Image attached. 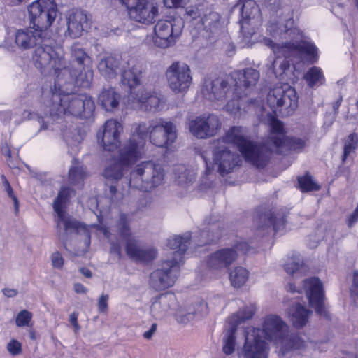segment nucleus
I'll return each instance as SVG.
<instances>
[{
	"mask_svg": "<svg viewBox=\"0 0 358 358\" xmlns=\"http://www.w3.org/2000/svg\"><path fill=\"white\" fill-rule=\"evenodd\" d=\"M143 70V64L140 62L133 58L127 62V66L122 73V83L130 89V93L138 90L136 87L141 84Z\"/></svg>",
	"mask_w": 358,
	"mask_h": 358,
	"instance_id": "cd10ccee",
	"label": "nucleus"
},
{
	"mask_svg": "<svg viewBox=\"0 0 358 358\" xmlns=\"http://www.w3.org/2000/svg\"><path fill=\"white\" fill-rule=\"evenodd\" d=\"M183 27V20L180 17L159 20L154 27V44L160 48L173 46L180 37Z\"/></svg>",
	"mask_w": 358,
	"mask_h": 358,
	"instance_id": "f8f14e48",
	"label": "nucleus"
},
{
	"mask_svg": "<svg viewBox=\"0 0 358 358\" xmlns=\"http://www.w3.org/2000/svg\"><path fill=\"white\" fill-rule=\"evenodd\" d=\"M52 266L57 269H62L64 260L59 252H55L51 255Z\"/></svg>",
	"mask_w": 358,
	"mask_h": 358,
	"instance_id": "4d7b16f0",
	"label": "nucleus"
},
{
	"mask_svg": "<svg viewBox=\"0 0 358 358\" xmlns=\"http://www.w3.org/2000/svg\"><path fill=\"white\" fill-rule=\"evenodd\" d=\"M213 155L214 165L222 176L233 171L241 162L240 155L225 145L215 143Z\"/></svg>",
	"mask_w": 358,
	"mask_h": 358,
	"instance_id": "412c9836",
	"label": "nucleus"
},
{
	"mask_svg": "<svg viewBox=\"0 0 358 358\" xmlns=\"http://www.w3.org/2000/svg\"><path fill=\"white\" fill-rule=\"evenodd\" d=\"M245 343L242 349L244 358H268V343L262 339L259 328L248 327L243 331Z\"/></svg>",
	"mask_w": 358,
	"mask_h": 358,
	"instance_id": "2eb2a0df",
	"label": "nucleus"
},
{
	"mask_svg": "<svg viewBox=\"0 0 358 358\" xmlns=\"http://www.w3.org/2000/svg\"><path fill=\"white\" fill-rule=\"evenodd\" d=\"M267 103L273 112L290 115L298 107L296 92L288 84L276 85L268 93Z\"/></svg>",
	"mask_w": 358,
	"mask_h": 358,
	"instance_id": "1a4fd4ad",
	"label": "nucleus"
},
{
	"mask_svg": "<svg viewBox=\"0 0 358 358\" xmlns=\"http://www.w3.org/2000/svg\"><path fill=\"white\" fill-rule=\"evenodd\" d=\"M194 304L189 305L192 306L194 312V317L196 315L204 316L208 313V304L203 300L198 299Z\"/></svg>",
	"mask_w": 358,
	"mask_h": 358,
	"instance_id": "3c124183",
	"label": "nucleus"
},
{
	"mask_svg": "<svg viewBox=\"0 0 358 358\" xmlns=\"http://www.w3.org/2000/svg\"><path fill=\"white\" fill-rule=\"evenodd\" d=\"M57 102L63 101L64 107L61 110L66 111V115L84 118L90 117L95 108L92 97L85 94H66L62 96H55Z\"/></svg>",
	"mask_w": 358,
	"mask_h": 358,
	"instance_id": "4468645a",
	"label": "nucleus"
},
{
	"mask_svg": "<svg viewBox=\"0 0 358 358\" xmlns=\"http://www.w3.org/2000/svg\"><path fill=\"white\" fill-rule=\"evenodd\" d=\"M156 330H157V324L154 323L152 324V326L150 327L149 330L144 332L143 337L148 340L151 339L152 336L156 332Z\"/></svg>",
	"mask_w": 358,
	"mask_h": 358,
	"instance_id": "774afa93",
	"label": "nucleus"
},
{
	"mask_svg": "<svg viewBox=\"0 0 358 358\" xmlns=\"http://www.w3.org/2000/svg\"><path fill=\"white\" fill-rule=\"evenodd\" d=\"M130 224L131 219L129 216L127 214L122 213L119 215L115 225V231L122 239L125 240L126 244L127 243V241L136 240L132 236Z\"/></svg>",
	"mask_w": 358,
	"mask_h": 358,
	"instance_id": "4c0bfd02",
	"label": "nucleus"
},
{
	"mask_svg": "<svg viewBox=\"0 0 358 358\" xmlns=\"http://www.w3.org/2000/svg\"><path fill=\"white\" fill-rule=\"evenodd\" d=\"M258 222L259 229L265 230L273 226V230L276 231L285 225V220L282 213H274L268 210L259 215Z\"/></svg>",
	"mask_w": 358,
	"mask_h": 358,
	"instance_id": "473e14b6",
	"label": "nucleus"
},
{
	"mask_svg": "<svg viewBox=\"0 0 358 358\" xmlns=\"http://www.w3.org/2000/svg\"><path fill=\"white\" fill-rule=\"evenodd\" d=\"M255 312V308L253 305L245 306L242 308H240L237 313H234L229 318V326L237 328V326L239 324L251 319L254 315Z\"/></svg>",
	"mask_w": 358,
	"mask_h": 358,
	"instance_id": "ea45409f",
	"label": "nucleus"
},
{
	"mask_svg": "<svg viewBox=\"0 0 358 358\" xmlns=\"http://www.w3.org/2000/svg\"><path fill=\"white\" fill-rule=\"evenodd\" d=\"M147 128L151 143L157 147H166L177 138L176 126L161 118L150 121Z\"/></svg>",
	"mask_w": 358,
	"mask_h": 358,
	"instance_id": "f3484780",
	"label": "nucleus"
},
{
	"mask_svg": "<svg viewBox=\"0 0 358 358\" xmlns=\"http://www.w3.org/2000/svg\"><path fill=\"white\" fill-rule=\"evenodd\" d=\"M350 293L352 295L358 296V270L353 271Z\"/></svg>",
	"mask_w": 358,
	"mask_h": 358,
	"instance_id": "680f3d73",
	"label": "nucleus"
},
{
	"mask_svg": "<svg viewBox=\"0 0 358 358\" xmlns=\"http://www.w3.org/2000/svg\"><path fill=\"white\" fill-rule=\"evenodd\" d=\"M259 79V71L252 68L236 73L234 94L239 98L247 96L250 90L255 86Z\"/></svg>",
	"mask_w": 358,
	"mask_h": 358,
	"instance_id": "a878e982",
	"label": "nucleus"
},
{
	"mask_svg": "<svg viewBox=\"0 0 358 358\" xmlns=\"http://www.w3.org/2000/svg\"><path fill=\"white\" fill-rule=\"evenodd\" d=\"M119 64L118 59L113 56H108L100 60L98 69L103 76L110 79L115 77Z\"/></svg>",
	"mask_w": 358,
	"mask_h": 358,
	"instance_id": "c9c22d12",
	"label": "nucleus"
},
{
	"mask_svg": "<svg viewBox=\"0 0 358 358\" xmlns=\"http://www.w3.org/2000/svg\"><path fill=\"white\" fill-rule=\"evenodd\" d=\"M249 246L245 242H239L232 248L218 250L207 258V265L212 270H221L231 264L240 253L248 252Z\"/></svg>",
	"mask_w": 358,
	"mask_h": 358,
	"instance_id": "a211bd4d",
	"label": "nucleus"
},
{
	"mask_svg": "<svg viewBox=\"0 0 358 358\" xmlns=\"http://www.w3.org/2000/svg\"><path fill=\"white\" fill-rule=\"evenodd\" d=\"M78 314L76 312L72 313L69 316V322L74 327V332L76 334L80 329V325L78 323Z\"/></svg>",
	"mask_w": 358,
	"mask_h": 358,
	"instance_id": "0e129e2a",
	"label": "nucleus"
},
{
	"mask_svg": "<svg viewBox=\"0 0 358 358\" xmlns=\"http://www.w3.org/2000/svg\"><path fill=\"white\" fill-rule=\"evenodd\" d=\"M184 16L187 22L191 23L199 30L210 27L220 20V15L217 13L203 6L188 7Z\"/></svg>",
	"mask_w": 358,
	"mask_h": 358,
	"instance_id": "5701e85b",
	"label": "nucleus"
},
{
	"mask_svg": "<svg viewBox=\"0 0 358 358\" xmlns=\"http://www.w3.org/2000/svg\"><path fill=\"white\" fill-rule=\"evenodd\" d=\"M299 185L302 192L316 191L320 189V186L315 183L311 177L306 175L298 178Z\"/></svg>",
	"mask_w": 358,
	"mask_h": 358,
	"instance_id": "8fccbe9b",
	"label": "nucleus"
},
{
	"mask_svg": "<svg viewBox=\"0 0 358 358\" xmlns=\"http://www.w3.org/2000/svg\"><path fill=\"white\" fill-rule=\"evenodd\" d=\"M93 79V71L92 66L83 67L78 70L71 71L64 66L62 72H59L55 80V86L59 88L65 87L67 85H75L84 88L89 87Z\"/></svg>",
	"mask_w": 358,
	"mask_h": 358,
	"instance_id": "6ab92c4d",
	"label": "nucleus"
},
{
	"mask_svg": "<svg viewBox=\"0 0 358 358\" xmlns=\"http://www.w3.org/2000/svg\"><path fill=\"white\" fill-rule=\"evenodd\" d=\"M71 61L78 65V68L92 66V59L85 50L78 44L71 48Z\"/></svg>",
	"mask_w": 358,
	"mask_h": 358,
	"instance_id": "58836bf2",
	"label": "nucleus"
},
{
	"mask_svg": "<svg viewBox=\"0 0 358 358\" xmlns=\"http://www.w3.org/2000/svg\"><path fill=\"white\" fill-rule=\"evenodd\" d=\"M215 143L224 145L231 143L236 145L246 161L258 168L266 166L268 160V148L259 146L247 139L245 129L242 127H231L225 135Z\"/></svg>",
	"mask_w": 358,
	"mask_h": 358,
	"instance_id": "423d86ee",
	"label": "nucleus"
},
{
	"mask_svg": "<svg viewBox=\"0 0 358 358\" xmlns=\"http://www.w3.org/2000/svg\"><path fill=\"white\" fill-rule=\"evenodd\" d=\"M290 143H291L292 148H293L294 150L301 149L306 145V142L303 140L300 139V138H291Z\"/></svg>",
	"mask_w": 358,
	"mask_h": 358,
	"instance_id": "69168bd1",
	"label": "nucleus"
},
{
	"mask_svg": "<svg viewBox=\"0 0 358 358\" xmlns=\"http://www.w3.org/2000/svg\"><path fill=\"white\" fill-rule=\"evenodd\" d=\"M168 86L176 94L186 93L192 84L190 66L185 62H173L165 73Z\"/></svg>",
	"mask_w": 358,
	"mask_h": 358,
	"instance_id": "ddd939ff",
	"label": "nucleus"
},
{
	"mask_svg": "<svg viewBox=\"0 0 358 358\" xmlns=\"http://www.w3.org/2000/svg\"><path fill=\"white\" fill-rule=\"evenodd\" d=\"M261 335L285 355L293 350H303L307 347L308 338L306 336L291 333L287 324L276 315H268L263 320Z\"/></svg>",
	"mask_w": 358,
	"mask_h": 358,
	"instance_id": "39448f33",
	"label": "nucleus"
},
{
	"mask_svg": "<svg viewBox=\"0 0 358 358\" xmlns=\"http://www.w3.org/2000/svg\"><path fill=\"white\" fill-rule=\"evenodd\" d=\"M7 350L13 356L18 355L22 352V344L15 339H12L7 344Z\"/></svg>",
	"mask_w": 358,
	"mask_h": 358,
	"instance_id": "6e6d98bb",
	"label": "nucleus"
},
{
	"mask_svg": "<svg viewBox=\"0 0 358 358\" xmlns=\"http://www.w3.org/2000/svg\"><path fill=\"white\" fill-rule=\"evenodd\" d=\"M249 24L248 20H245L242 22L241 27V31L243 33V36L245 38H250L255 33V29H252L249 31H248V25Z\"/></svg>",
	"mask_w": 358,
	"mask_h": 358,
	"instance_id": "e2e57ef3",
	"label": "nucleus"
},
{
	"mask_svg": "<svg viewBox=\"0 0 358 358\" xmlns=\"http://www.w3.org/2000/svg\"><path fill=\"white\" fill-rule=\"evenodd\" d=\"M203 96L211 101H222L229 93V85L222 78H205L202 89Z\"/></svg>",
	"mask_w": 358,
	"mask_h": 358,
	"instance_id": "bb28decb",
	"label": "nucleus"
},
{
	"mask_svg": "<svg viewBox=\"0 0 358 358\" xmlns=\"http://www.w3.org/2000/svg\"><path fill=\"white\" fill-rule=\"evenodd\" d=\"M191 235L185 233L183 236H175L168 240L167 245L172 250L173 258L162 262L160 268L154 271L150 277V285L155 290H163L173 285L183 263L182 255L191 244Z\"/></svg>",
	"mask_w": 358,
	"mask_h": 358,
	"instance_id": "20e7f679",
	"label": "nucleus"
},
{
	"mask_svg": "<svg viewBox=\"0 0 358 358\" xmlns=\"http://www.w3.org/2000/svg\"><path fill=\"white\" fill-rule=\"evenodd\" d=\"M194 318V312L192 306H187L180 308L176 314V320L179 324H187Z\"/></svg>",
	"mask_w": 358,
	"mask_h": 358,
	"instance_id": "49530a36",
	"label": "nucleus"
},
{
	"mask_svg": "<svg viewBox=\"0 0 358 358\" xmlns=\"http://www.w3.org/2000/svg\"><path fill=\"white\" fill-rule=\"evenodd\" d=\"M33 61L42 73L54 74L56 76L66 65L63 54L52 48L49 36H47L46 41H43L41 45L36 47Z\"/></svg>",
	"mask_w": 358,
	"mask_h": 358,
	"instance_id": "6e6552de",
	"label": "nucleus"
},
{
	"mask_svg": "<svg viewBox=\"0 0 358 358\" xmlns=\"http://www.w3.org/2000/svg\"><path fill=\"white\" fill-rule=\"evenodd\" d=\"M303 261L298 259H292L285 265V270L288 274L293 275L303 268Z\"/></svg>",
	"mask_w": 358,
	"mask_h": 358,
	"instance_id": "5fc2aeb1",
	"label": "nucleus"
},
{
	"mask_svg": "<svg viewBox=\"0 0 358 358\" xmlns=\"http://www.w3.org/2000/svg\"><path fill=\"white\" fill-rule=\"evenodd\" d=\"M87 176L86 171L82 166H73L69 170V180L73 185L79 184Z\"/></svg>",
	"mask_w": 358,
	"mask_h": 358,
	"instance_id": "09e8293b",
	"label": "nucleus"
},
{
	"mask_svg": "<svg viewBox=\"0 0 358 358\" xmlns=\"http://www.w3.org/2000/svg\"><path fill=\"white\" fill-rule=\"evenodd\" d=\"M358 221V203L354 210L353 213L351 214L348 220V225L349 227H352Z\"/></svg>",
	"mask_w": 358,
	"mask_h": 358,
	"instance_id": "338daca9",
	"label": "nucleus"
},
{
	"mask_svg": "<svg viewBox=\"0 0 358 358\" xmlns=\"http://www.w3.org/2000/svg\"><path fill=\"white\" fill-rule=\"evenodd\" d=\"M248 271L242 266L236 267L229 273L230 282L236 288H240L243 286L248 281Z\"/></svg>",
	"mask_w": 358,
	"mask_h": 358,
	"instance_id": "79ce46f5",
	"label": "nucleus"
},
{
	"mask_svg": "<svg viewBox=\"0 0 358 358\" xmlns=\"http://www.w3.org/2000/svg\"><path fill=\"white\" fill-rule=\"evenodd\" d=\"M175 296L172 294H163L156 298L150 306V313L155 319L165 317L173 305Z\"/></svg>",
	"mask_w": 358,
	"mask_h": 358,
	"instance_id": "7c9ffc66",
	"label": "nucleus"
},
{
	"mask_svg": "<svg viewBox=\"0 0 358 358\" xmlns=\"http://www.w3.org/2000/svg\"><path fill=\"white\" fill-rule=\"evenodd\" d=\"M238 329L232 326H229L226 330L223 338V347L222 350L226 355H231L235 350L236 347V333Z\"/></svg>",
	"mask_w": 358,
	"mask_h": 358,
	"instance_id": "c03bdc74",
	"label": "nucleus"
},
{
	"mask_svg": "<svg viewBox=\"0 0 358 358\" xmlns=\"http://www.w3.org/2000/svg\"><path fill=\"white\" fill-rule=\"evenodd\" d=\"M271 141L275 147L282 146L285 141L282 123L272 117L271 120Z\"/></svg>",
	"mask_w": 358,
	"mask_h": 358,
	"instance_id": "a19ab883",
	"label": "nucleus"
},
{
	"mask_svg": "<svg viewBox=\"0 0 358 358\" xmlns=\"http://www.w3.org/2000/svg\"><path fill=\"white\" fill-rule=\"evenodd\" d=\"M120 100V95L112 87L103 89L98 98L99 103L107 111L117 108Z\"/></svg>",
	"mask_w": 358,
	"mask_h": 358,
	"instance_id": "72a5a7b5",
	"label": "nucleus"
},
{
	"mask_svg": "<svg viewBox=\"0 0 358 358\" xmlns=\"http://www.w3.org/2000/svg\"><path fill=\"white\" fill-rule=\"evenodd\" d=\"M358 142V136L356 134H350L345 141L343 155L342 157L343 162H345L347 157L355 151Z\"/></svg>",
	"mask_w": 358,
	"mask_h": 358,
	"instance_id": "de8ad7c7",
	"label": "nucleus"
},
{
	"mask_svg": "<svg viewBox=\"0 0 358 358\" xmlns=\"http://www.w3.org/2000/svg\"><path fill=\"white\" fill-rule=\"evenodd\" d=\"M288 24H292L289 20L280 29V34L284 33L285 38L290 39V42H286L282 45H277L271 40L266 39L265 44L272 48L273 52L277 55V58L273 61V67L275 73H283L290 66L289 60L296 59L299 61L306 59L310 63H314L317 58V48L311 43L303 40V36L298 28L288 29Z\"/></svg>",
	"mask_w": 358,
	"mask_h": 358,
	"instance_id": "f257e3e1",
	"label": "nucleus"
},
{
	"mask_svg": "<svg viewBox=\"0 0 358 358\" xmlns=\"http://www.w3.org/2000/svg\"><path fill=\"white\" fill-rule=\"evenodd\" d=\"M221 127L220 118L213 113H203L189 122L190 133L199 139H206L215 136Z\"/></svg>",
	"mask_w": 358,
	"mask_h": 358,
	"instance_id": "dca6fc26",
	"label": "nucleus"
},
{
	"mask_svg": "<svg viewBox=\"0 0 358 358\" xmlns=\"http://www.w3.org/2000/svg\"><path fill=\"white\" fill-rule=\"evenodd\" d=\"M109 296L108 294H102L98 300V310L99 313H106L108 310V301Z\"/></svg>",
	"mask_w": 358,
	"mask_h": 358,
	"instance_id": "bf43d9fd",
	"label": "nucleus"
},
{
	"mask_svg": "<svg viewBox=\"0 0 358 358\" xmlns=\"http://www.w3.org/2000/svg\"><path fill=\"white\" fill-rule=\"evenodd\" d=\"M287 314L294 327L302 328L308 323L312 311L296 302L288 308Z\"/></svg>",
	"mask_w": 358,
	"mask_h": 358,
	"instance_id": "2f4dec72",
	"label": "nucleus"
},
{
	"mask_svg": "<svg viewBox=\"0 0 358 358\" xmlns=\"http://www.w3.org/2000/svg\"><path fill=\"white\" fill-rule=\"evenodd\" d=\"M127 8L129 17L138 23L150 25L159 15L157 0H118Z\"/></svg>",
	"mask_w": 358,
	"mask_h": 358,
	"instance_id": "9d476101",
	"label": "nucleus"
},
{
	"mask_svg": "<svg viewBox=\"0 0 358 358\" xmlns=\"http://www.w3.org/2000/svg\"><path fill=\"white\" fill-rule=\"evenodd\" d=\"M175 180L177 184L183 187L192 185L196 180V173L194 169L184 165H178L174 169Z\"/></svg>",
	"mask_w": 358,
	"mask_h": 358,
	"instance_id": "f704fd0d",
	"label": "nucleus"
},
{
	"mask_svg": "<svg viewBox=\"0 0 358 358\" xmlns=\"http://www.w3.org/2000/svg\"><path fill=\"white\" fill-rule=\"evenodd\" d=\"M303 78L310 87H317L322 85L324 80L321 69L317 66L310 68L306 73Z\"/></svg>",
	"mask_w": 358,
	"mask_h": 358,
	"instance_id": "37998d69",
	"label": "nucleus"
},
{
	"mask_svg": "<svg viewBox=\"0 0 358 358\" xmlns=\"http://www.w3.org/2000/svg\"><path fill=\"white\" fill-rule=\"evenodd\" d=\"M2 185L4 187V190L7 192L9 197H10L14 203L15 206V210L17 213L18 212L19 209V201L17 197L14 195L13 189L11 186L10 185L8 180L6 179V176L4 175H1V176Z\"/></svg>",
	"mask_w": 358,
	"mask_h": 358,
	"instance_id": "603ef678",
	"label": "nucleus"
},
{
	"mask_svg": "<svg viewBox=\"0 0 358 358\" xmlns=\"http://www.w3.org/2000/svg\"><path fill=\"white\" fill-rule=\"evenodd\" d=\"M217 228H219V226L213 224L210 226L209 231H201L199 245H206L217 241L220 237V233L215 231Z\"/></svg>",
	"mask_w": 358,
	"mask_h": 358,
	"instance_id": "a18cd8bd",
	"label": "nucleus"
},
{
	"mask_svg": "<svg viewBox=\"0 0 358 358\" xmlns=\"http://www.w3.org/2000/svg\"><path fill=\"white\" fill-rule=\"evenodd\" d=\"M28 12L34 28L48 33V29L57 16V5L53 0H36L28 7Z\"/></svg>",
	"mask_w": 358,
	"mask_h": 358,
	"instance_id": "9b49d317",
	"label": "nucleus"
},
{
	"mask_svg": "<svg viewBox=\"0 0 358 358\" xmlns=\"http://www.w3.org/2000/svg\"><path fill=\"white\" fill-rule=\"evenodd\" d=\"M128 101L132 108L150 112L160 111L164 108V103L156 92L148 91L143 87L130 93L128 96Z\"/></svg>",
	"mask_w": 358,
	"mask_h": 358,
	"instance_id": "aec40b11",
	"label": "nucleus"
},
{
	"mask_svg": "<svg viewBox=\"0 0 358 358\" xmlns=\"http://www.w3.org/2000/svg\"><path fill=\"white\" fill-rule=\"evenodd\" d=\"M87 13L81 10H73L67 17L66 34L72 38H77L89 26Z\"/></svg>",
	"mask_w": 358,
	"mask_h": 358,
	"instance_id": "c85d7f7f",
	"label": "nucleus"
},
{
	"mask_svg": "<svg viewBox=\"0 0 358 358\" xmlns=\"http://www.w3.org/2000/svg\"><path fill=\"white\" fill-rule=\"evenodd\" d=\"M303 289L308 299L309 304L315 312L323 316H327L324 307V295L322 282L317 278L306 279L303 282Z\"/></svg>",
	"mask_w": 358,
	"mask_h": 358,
	"instance_id": "4be33fe9",
	"label": "nucleus"
},
{
	"mask_svg": "<svg viewBox=\"0 0 358 358\" xmlns=\"http://www.w3.org/2000/svg\"><path fill=\"white\" fill-rule=\"evenodd\" d=\"M188 1L189 0H163L164 5L167 8L184 7Z\"/></svg>",
	"mask_w": 358,
	"mask_h": 358,
	"instance_id": "052dcab7",
	"label": "nucleus"
},
{
	"mask_svg": "<svg viewBox=\"0 0 358 358\" xmlns=\"http://www.w3.org/2000/svg\"><path fill=\"white\" fill-rule=\"evenodd\" d=\"M131 135L119 150L114 162L108 166L103 176L111 180L122 178L125 169L142 158L145 152L146 139L148 135L147 125L144 122L135 123L131 126Z\"/></svg>",
	"mask_w": 358,
	"mask_h": 358,
	"instance_id": "7ed1b4c3",
	"label": "nucleus"
},
{
	"mask_svg": "<svg viewBox=\"0 0 358 358\" xmlns=\"http://www.w3.org/2000/svg\"><path fill=\"white\" fill-rule=\"evenodd\" d=\"M48 32L36 28L18 29L15 34V43L21 50H28L47 41Z\"/></svg>",
	"mask_w": 358,
	"mask_h": 358,
	"instance_id": "393cba45",
	"label": "nucleus"
},
{
	"mask_svg": "<svg viewBox=\"0 0 358 358\" xmlns=\"http://www.w3.org/2000/svg\"><path fill=\"white\" fill-rule=\"evenodd\" d=\"M55 96L61 95L57 93H52L47 96L43 109V113L45 116L56 117L62 115H66V111L61 110L64 108L63 101H59V102L55 101Z\"/></svg>",
	"mask_w": 358,
	"mask_h": 358,
	"instance_id": "e433bc0d",
	"label": "nucleus"
},
{
	"mask_svg": "<svg viewBox=\"0 0 358 358\" xmlns=\"http://www.w3.org/2000/svg\"><path fill=\"white\" fill-rule=\"evenodd\" d=\"M225 108L227 112L236 115L240 109L239 99L237 98L232 99L227 102Z\"/></svg>",
	"mask_w": 358,
	"mask_h": 358,
	"instance_id": "13d9d810",
	"label": "nucleus"
},
{
	"mask_svg": "<svg viewBox=\"0 0 358 358\" xmlns=\"http://www.w3.org/2000/svg\"><path fill=\"white\" fill-rule=\"evenodd\" d=\"M73 194L74 192L71 188L63 187L54 201L53 208L57 214V227L59 239L63 242L64 247L66 248V235L68 234H74L78 239L80 237L83 245L78 246L74 255L75 256H81L85 254L90 247L91 235L90 228H95L99 230L108 238H110V234L105 226L96 224L87 226L74 219L64 217L62 211V203Z\"/></svg>",
	"mask_w": 358,
	"mask_h": 358,
	"instance_id": "f03ea898",
	"label": "nucleus"
},
{
	"mask_svg": "<svg viewBox=\"0 0 358 358\" xmlns=\"http://www.w3.org/2000/svg\"><path fill=\"white\" fill-rule=\"evenodd\" d=\"M32 317V314L27 310H21L16 317L15 323L17 327L28 326Z\"/></svg>",
	"mask_w": 358,
	"mask_h": 358,
	"instance_id": "864d4df0",
	"label": "nucleus"
},
{
	"mask_svg": "<svg viewBox=\"0 0 358 358\" xmlns=\"http://www.w3.org/2000/svg\"><path fill=\"white\" fill-rule=\"evenodd\" d=\"M164 170L152 161L142 162L130 172L129 187L143 192H150L163 183Z\"/></svg>",
	"mask_w": 358,
	"mask_h": 358,
	"instance_id": "0eeeda50",
	"label": "nucleus"
},
{
	"mask_svg": "<svg viewBox=\"0 0 358 358\" xmlns=\"http://www.w3.org/2000/svg\"><path fill=\"white\" fill-rule=\"evenodd\" d=\"M123 131L122 125L115 120H107L102 129L97 133V138H101V145L107 151H113L120 145V134Z\"/></svg>",
	"mask_w": 358,
	"mask_h": 358,
	"instance_id": "b1692460",
	"label": "nucleus"
},
{
	"mask_svg": "<svg viewBox=\"0 0 358 358\" xmlns=\"http://www.w3.org/2000/svg\"><path fill=\"white\" fill-rule=\"evenodd\" d=\"M127 255L140 262H150L157 257V251L152 247H141L137 240L127 241L125 247Z\"/></svg>",
	"mask_w": 358,
	"mask_h": 358,
	"instance_id": "c756f323",
	"label": "nucleus"
}]
</instances>
